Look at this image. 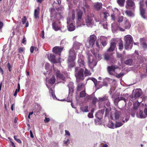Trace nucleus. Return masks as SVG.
I'll return each instance as SVG.
<instances>
[{
  "instance_id": "nucleus-1",
  "label": "nucleus",
  "mask_w": 147,
  "mask_h": 147,
  "mask_svg": "<svg viewBox=\"0 0 147 147\" xmlns=\"http://www.w3.org/2000/svg\"><path fill=\"white\" fill-rule=\"evenodd\" d=\"M125 49L126 50L131 49L133 47V39L131 36L127 35L125 36Z\"/></svg>"
},
{
  "instance_id": "nucleus-2",
  "label": "nucleus",
  "mask_w": 147,
  "mask_h": 147,
  "mask_svg": "<svg viewBox=\"0 0 147 147\" xmlns=\"http://www.w3.org/2000/svg\"><path fill=\"white\" fill-rule=\"evenodd\" d=\"M145 3L146 9L144 8V5L142 2L140 3V11L142 17L144 19H147V0L146 1Z\"/></svg>"
},
{
  "instance_id": "nucleus-3",
  "label": "nucleus",
  "mask_w": 147,
  "mask_h": 147,
  "mask_svg": "<svg viewBox=\"0 0 147 147\" xmlns=\"http://www.w3.org/2000/svg\"><path fill=\"white\" fill-rule=\"evenodd\" d=\"M79 68L76 67L75 68V72H76V76L78 80L79 81L81 80H83L84 79V72L83 69L80 68L78 70Z\"/></svg>"
},
{
  "instance_id": "nucleus-4",
  "label": "nucleus",
  "mask_w": 147,
  "mask_h": 147,
  "mask_svg": "<svg viewBox=\"0 0 147 147\" xmlns=\"http://www.w3.org/2000/svg\"><path fill=\"white\" fill-rule=\"evenodd\" d=\"M76 53L73 48L71 49L69 51V55L68 57V61L69 62L74 61L75 60Z\"/></svg>"
},
{
  "instance_id": "nucleus-5",
  "label": "nucleus",
  "mask_w": 147,
  "mask_h": 147,
  "mask_svg": "<svg viewBox=\"0 0 147 147\" xmlns=\"http://www.w3.org/2000/svg\"><path fill=\"white\" fill-rule=\"evenodd\" d=\"M121 113L120 111H116L113 115H111L110 117L111 119L115 120L117 122L120 118Z\"/></svg>"
},
{
  "instance_id": "nucleus-6",
  "label": "nucleus",
  "mask_w": 147,
  "mask_h": 147,
  "mask_svg": "<svg viewBox=\"0 0 147 147\" xmlns=\"http://www.w3.org/2000/svg\"><path fill=\"white\" fill-rule=\"evenodd\" d=\"M96 38L97 37L94 34L91 35L90 36L89 44V46L90 47H93Z\"/></svg>"
},
{
  "instance_id": "nucleus-7",
  "label": "nucleus",
  "mask_w": 147,
  "mask_h": 147,
  "mask_svg": "<svg viewBox=\"0 0 147 147\" xmlns=\"http://www.w3.org/2000/svg\"><path fill=\"white\" fill-rule=\"evenodd\" d=\"M88 63L89 65L91 68H93L96 65L97 62L95 59L89 57L88 59Z\"/></svg>"
},
{
  "instance_id": "nucleus-8",
  "label": "nucleus",
  "mask_w": 147,
  "mask_h": 147,
  "mask_svg": "<svg viewBox=\"0 0 147 147\" xmlns=\"http://www.w3.org/2000/svg\"><path fill=\"white\" fill-rule=\"evenodd\" d=\"M54 71L57 78H59L63 80H65V78L64 76L61 73L59 70L58 69H56Z\"/></svg>"
},
{
  "instance_id": "nucleus-9",
  "label": "nucleus",
  "mask_w": 147,
  "mask_h": 147,
  "mask_svg": "<svg viewBox=\"0 0 147 147\" xmlns=\"http://www.w3.org/2000/svg\"><path fill=\"white\" fill-rule=\"evenodd\" d=\"M118 68L117 66L115 65H112L107 67V70L109 73L111 75H113V72H115V69Z\"/></svg>"
},
{
  "instance_id": "nucleus-10",
  "label": "nucleus",
  "mask_w": 147,
  "mask_h": 147,
  "mask_svg": "<svg viewBox=\"0 0 147 147\" xmlns=\"http://www.w3.org/2000/svg\"><path fill=\"white\" fill-rule=\"evenodd\" d=\"M102 4L101 3L96 2L93 5V9L96 11H99L102 8Z\"/></svg>"
},
{
  "instance_id": "nucleus-11",
  "label": "nucleus",
  "mask_w": 147,
  "mask_h": 147,
  "mask_svg": "<svg viewBox=\"0 0 147 147\" xmlns=\"http://www.w3.org/2000/svg\"><path fill=\"white\" fill-rule=\"evenodd\" d=\"M63 49V47H55L53 49V51L55 54H58L60 56L61 52Z\"/></svg>"
},
{
  "instance_id": "nucleus-12",
  "label": "nucleus",
  "mask_w": 147,
  "mask_h": 147,
  "mask_svg": "<svg viewBox=\"0 0 147 147\" xmlns=\"http://www.w3.org/2000/svg\"><path fill=\"white\" fill-rule=\"evenodd\" d=\"M85 22L88 26L92 27L93 25V20L92 18L87 16L85 19Z\"/></svg>"
},
{
  "instance_id": "nucleus-13",
  "label": "nucleus",
  "mask_w": 147,
  "mask_h": 147,
  "mask_svg": "<svg viewBox=\"0 0 147 147\" xmlns=\"http://www.w3.org/2000/svg\"><path fill=\"white\" fill-rule=\"evenodd\" d=\"M135 3L132 0H127L126 1V7L127 8L134 7L135 6Z\"/></svg>"
},
{
  "instance_id": "nucleus-14",
  "label": "nucleus",
  "mask_w": 147,
  "mask_h": 147,
  "mask_svg": "<svg viewBox=\"0 0 147 147\" xmlns=\"http://www.w3.org/2000/svg\"><path fill=\"white\" fill-rule=\"evenodd\" d=\"M85 90V86L82 83H79L77 85L76 88V92H79Z\"/></svg>"
},
{
  "instance_id": "nucleus-15",
  "label": "nucleus",
  "mask_w": 147,
  "mask_h": 147,
  "mask_svg": "<svg viewBox=\"0 0 147 147\" xmlns=\"http://www.w3.org/2000/svg\"><path fill=\"white\" fill-rule=\"evenodd\" d=\"M116 47V43L114 42H111L110 43V46L109 48L107 50L109 52L114 51Z\"/></svg>"
},
{
  "instance_id": "nucleus-16",
  "label": "nucleus",
  "mask_w": 147,
  "mask_h": 147,
  "mask_svg": "<svg viewBox=\"0 0 147 147\" xmlns=\"http://www.w3.org/2000/svg\"><path fill=\"white\" fill-rule=\"evenodd\" d=\"M49 59L53 63H58V61L56 59L55 56L53 54H51L50 55L49 57Z\"/></svg>"
},
{
  "instance_id": "nucleus-17",
  "label": "nucleus",
  "mask_w": 147,
  "mask_h": 147,
  "mask_svg": "<svg viewBox=\"0 0 147 147\" xmlns=\"http://www.w3.org/2000/svg\"><path fill=\"white\" fill-rule=\"evenodd\" d=\"M83 14V12L80 10H77L76 17L78 20L80 21L81 20Z\"/></svg>"
},
{
  "instance_id": "nucleus-18",
  "label": "nucleus",
  "mask_w": 147,
  "mask_h": 147,
  "mask_svg": "<svg viewBox=\"0 0 147 147\" xmlns=\"http://www.w3.org/2000/svg\"><path fill=\"white\" fill-rule=\"evenodd\" d=\"M67 23L69 25L68 27V29L69 31H72L75 30V27L73 23H70L69 21H67Z\"/></svg>"
},
{
  "instance_id": "nucleus-19",
  "label": "nucleus",
  "mask_w": 147,
  "mask_h": 147,
  "mask_svg": "<svg viewBox=\"0 0 147 147\" xmlns=\"http://www.w3.org/2000/svg\"><path fill=\"white\" fill-rule=\"evenodd\" d=\"M68 86L69 88V93L70 94L71 93V94L74 93V86L73 84H69L68 85Z\"/></svg>"
},
{
  "instance_id": "nucleus-20",
  "label": "nucleus",
  "mask_w": 147,
  "mask_h": 147,
  "mask_svg": "<svg viewBox=\"0 0 147 147\" xmlns=\"http://www.w3.org/2000/svg\"><path fill=\"white\" fill-rule=\"evenodd\" d=\"M142 92L140 90H136L134 95V98L137 99L138 97H140L142 95Z\"/></svg>"
},
{
  "instance_id": "nucleus-21",
  "label": "nucleus",
  "mask_w": 147,
  "mask_h": 147,
  "mask_svg": "<svg viewBox=\"0 0 147 147\" xmlns=\"http://www.w3.org/2000/svg\"><path fill=\"white\" fill-rule=\"evenodd\" d=\"M133 60L131 58L127 59L124 61V63L126 65L131 66L132 65Z\"/></svg>"
},
{
  "instance_id": "nucleus-22",
  "label": "nucleus",
  "mask_w": 147,
  "mask_h": 147,
  "mask_svg": "<svg viewBox=\"0 0 147 147\" xmlns=\"http://www.w3.org/2000/svg\"><path fill=\"white\" fill-rule=\"evenodd\" d=\"M39 8L38 7L37 9L34 10V16L35 18L37 19L39 18Z\"/></svg>"
},
{
  "instance_id": "nucleus-23",
  "label": "nucleus",
  "mask_w": 147,
  "mask_h": 147,
  "mask_svg": "<svg viewBox=\"0 0 147 147\" xmlns=\"http://www.w3.org/2000/svg\"><path fill=\"white\" fill-rule=\"evenodd\" d=\"M53 28L55 31H57L60 29V28L58 26L55 22L52 23Z\"/></svg>"
},
{
  "instance_id": "nucleus-24",
  "label": "nucleus",
  "mask_w": 147,
  "mask_h": 147,
  "mask_svg": "<svg viewBox=\"0 0 147 147\" xmlns=\"http://www.w3.org/2000/svg\"><path fill=\"white\" fill-rule=\"evenodd\" d=\"M108 100H109L108 97L106 96L99 98V101L100 102H107Z\"/></svg>"
},
{
  "instance_id": "nucleus-25",
  "label": "nucleus",
  "mask_w": 147,
  "mask_h": 147,
  "mask_svg": "<svg viewBox=\"0 0 147 147\" xmlns=\"http://www.w3.org/2000/svg\"><path fill=\"white\" fill-rule=\"evenodd\" d=\"M80 43L78 42H75L74 44L73 47L72 48H73L74 49L76 50L80 48Z\"/></svg>"
},
{
  "instance_id": "nucleus-26",
  "label": "nucleus",
  "mask_w": 147,
  "mask_h": 147,
  "mask_svg": "<svg viewBox=\"0 0 147 147\" xmlns=\"http://www.w3.org/2000/svg\"><path fill=\"white\" fill-rule=\"evenodd\" d=\"M125 13L129 17H133L134 15V13L130 10H126Z\"/></svg>"
},
{
  "instance_id": "nucleus-27",
  "label": "nucleus",
  "mask_w": 147,
  "mask_h": 147,
  "mask_svg": "<svg viewBox=\"0 0 147 147\" xmlns=\"http://www.w3.org/2000/svg\"><path fill=\"white\" fill-rule=\"evenodd\" d=\"M81 111L83 112H88V107L86 106L82 107L80 108Z\"/></svg>"
},
{
  "instance_id": "nucleus-28",
  "label": "nucleus",
  "mask_w": 147,
  "mask_h": 147,
  "mask_svg": "<svg viewBox=\"0 0 147 147\" xmlns=\"http://www.w3.org/2000/svg\"><path fill=\"white\" fill-rule=\"evenodd\" d=\"M125 0H117V2L119 5L121 7L124 6Z\"/></svg>"
},
{
  "instance_id": "nucleus-29",
  "label": "nucleus",
  "mask_w": 147,
  "mask_h": 147,
  "mask_svg": "<svg viewBox=\"0 0 147 147\" xmlns=\"http://www.w3.org/2000/svg\"><path fill=\"white\" fill-rule=\"evenodd\" d=\"M86 95V92L85 90H83L80 92L79 96L80 98H83L85 97Z\"/></svg>"
},
{
  "instance_id": "nucleus-30",
  "label": "nucleus",
  "mask_w": 147,
  "mask_h": 147,
  "mask_svg": "<svg viewBox=\"0 0 147 147\" xmlns=\"http://www.w3.org/2000/svg\"><path fill=\"white\" fill-rule=\"evenodd\" d=\"M119 50H121L123 49V42L121 40H120L119 44Z\"/></svg>"
},
{
  "instance_id": "nucleus-31",
  "label": "nucleus",
  "mask_w": 147,
  "mask_h": 147,
  "mask_svg": "<svg viewBox=\"0 0 147 147\" xmlns=\"http://www.w3.org/2000/svg\"><path fill=\"white\" fill-rule=\"evenodd\" d=\"M78 62L80 67H83L84 66L85 63L83 60L80 59H79Z\"/></svg>"
},
{
  "instance_id": "nucleus-32",
  "label": "nucleus",
  "mask_w": 147,
  "mask_h": 147,
  "mask_svg": "<svg viewBox=\"0 0 147 147\" xmlns=\"http://www.w3.org/2000/svg\"><path fill=\"white\" fill-rule=\"evenodd\" d=\"M131 25L129 22L126 20L125 25V28L126 29H129L131 27Z\"/></svg>"
},
{
  "instance_id": "nucleus-33",
  "label": "nucleus",
  "mask_w": 147,
  "mask_h": 147,
  "mask_svg": "<svg viewBox=\"0 0 147 147\" xmlns=\"http://www.w3.org/2000/svg\"><path fill=\"white\" fill-rule=\"evenodd\" d=\"M56 79L54 76H53L49 80L50 84L53 85L55 82Z\"/></svg>"
},
{
  "instance_id": "nucleus-34",
  "label": "nucleus",
  "mask_w": 147,
  "mask_h": 147,
  "mask_svg": "<svg viewBox=\"0 0 147 147\" xmlns=\"http://www.w3.org/2000/svg\"><path fill=\"white\" fill-rule=\"evenodd\" d=\"M84 75L85 76H90L91 74L90 71L88 70L87 69L85 68L84 71Z\"/></svg>"
},
{
  "instance_id": "nucleus-35",
  "label": "nucleus",
  "mask_w": 147,
  "mask_h": 147,
  "mask_svg": "<svg viewBox=\"0 0 147 147\" xmlns=\"http://www.w3.org/2000/svg\"><path fill=\"white\" fill-rule=\"evenodd\" d=\"M139 115L140 118H144L146 117V116L144 115L143 112L141 110L139 111Z\"/></svg>"
},
{
  "instance_id": "nucleus-36",
  "label": "nucleus",
  "mask_w": 147,
  "mask_h": 147,
  "mask_svg": "<svg viewBox=\"0 0 147 147\" xmlns=\"http://www.w3.org/2000/svg\"><path fill=\"white\" fill-rule=\"evenodd\" d=\"M104 59L107 60H108L110 58V55L106 53L104 55Z\"/></svg>"
},
{
  "instance_id": "nucleus-37",
  "label": "nucleus",
  "mask_w": 147,
  "mask_h": 147,
  "mask_svg": "<svg viewBox=\"0 0 147 147\" xmlns=\"http://www.w3.org/2000/svg\"><path fill=\"white\" fill-rule=\"evenodd\" d=\"M120 101L119 97L116 98L114 100V104L115 105H117L118 102Z\"/></svg>"
},
{
  "instance_id": "nucleus-38",
  "label": "nucleus",
  "mask_w": 147,
  "mask_h": 147,
  "mask_svg": "<svg viewBox=\"0 0 147 147\" xmlns=\"http://www.w3.org/2000/svg\"><path fill=\"white\" fill-rule=\"evenodd\" d=\"M49 92L51 95L52 96L53 98H54L55 96L54 92L53 89H51L49 90Z\"/></svg>"
},
{
  "instance_id": "nucleus-39",
  "label": "nucleus",
  "mask_w": 147,
  "mask_h": 147,
  "mask_svg": "<svg viewBox=\"0 0 147 147\" xmlns=\"http://www.w3.org/2000/svg\"><path fill=\"white\" fill-rule=\"evenodd\" d=\"M17 136H14V140L16 141L18 143L20 144L22 142L21 141V140L17 138Z\"/></svg>"
},
{
  "instance_id": "nucleus-40",
  "label": "nucleus",
  "mask_w": 147,
  "mask_h": 147,
  "mask_svg": "<svg viewBox=\"0 0 147 147\" xmlns=\"http://www.w3.org/2000/svg\"><path fill=\"white\" fill-rule=\"evenodd\" d=\"M69 63V66L70 67H73L75 66V63L74 62V61H72L71 62H69L68 61Z\"/></svg>"
},
{
  "instance_id": "nucleus-41",
  "label": "nucleus",
  "mask_w": 147,
  "mask_h": 147,
  "mask_svg": "<svg viewBox=\"0 0 147 147\" xmlns=\"http://www.w3.org/2000/svg\"><path fill=\"white\" fill-rule=\"evenodd\" d=\"M27 18L26 16H24L22 19V21L23 24H24L26 22Z\"/></svg>"
},
{
  "instance_id": "nucleus-42",
  "label": "nucleus",
  "mask_w": 147,
  "mask_h": 147,
  "mask_svg": "<svg viewBox=\"0 0 147 147\" xmlns=\"http://www.w3.org/2000/svg\"><path fill=\"white\" fill-rule=\"evenodd\" d=\"M101 82L100 81H98V83L97 84V86H95L96 88H97V89H99L100 88H101L103 86V85L102 84H100V83Z\"/></svg>"
},
{
  "instance_id": "nucleus-43",
  "label": "nucleus",
  "mask_w": 147,
  "mask_h": 147,
  "mask_svg": "<svg viewBox=\"0 0 147 147\" xmlns=\"http://www.w3.org/2000/svg\"><path fill=\"white\" fill-rule=\"evenodd\" d=\"M103 14L104 16V18L105 19H106L108 16H109V13L107 12H103Z\"/></svg>"
},
{
  "instance_id": "nucleus-44",
  "label": "nucleus",
  "mask_w": 147,
  "mask_h": 147,
  "mask_svg": "<svg viewBox=\"0 0 147 147\" xmlns=\"http://www.w3.org/2000/svg\"><path fill=\"white\" fill-rule=\"evenodd\" d=\"M51 14H56L57 12H56L55 9L54 8L51 9Z\"/></svg>"
},
{
  "instance_id": "nucleus-45",
  "label": "nucleus",
  "mask_w": 147,
  "mask_h": 147,
  "mask_svg": "<svg viewBox=\"0 0 147 147\" xmlns=\"http://www.w3.org/2000/svg\"><path fill=\"white\" fill-rule=\"evenodd\" d=\"M105 111V109H101L98 112V113H97L95 115L96 116L97 115V114L98 115L99 114H101L102 115H103V114L104 113V112Z\"/></svg>"
},
{
  "instance_id": "nucleus-46",
  "label": "nucleus",
  "mask_w": 147,
  "mask_h": 147,
  "mask_svg": "<svg viewBox=\"0 0 147 147\" xmlns=\"http://www.w3.org/2000/svg\"><path fill=\"white\" fill-rule=\"evenodd\" d=\"M92 80L94 82V84L95 86H97V84L98 83H97V80L95 78H92Z\"/></svg>"
},
{
  "instance_id": "nucleus-47",
  "label": "nucleus",
  "mask_w": 147,
  "mask_h": 147,
  "mask_svg": "<svg viewBox=\"0 0 147 147\" xmlns=\"http://www.w3.org/2000/svg\"><path fill=\"white\" fill-rule=\"evenodd\" d=\"M75 12L74 10H72V12H71V14H72L71 18H72V19L73 20H74L75 18Z\"/></svg>"
},
{
  "instance_id": "nucleus-48",
  "label": "nucleus",
  "mask_w": 147,
  "mask_h": 147,
  "mask_svg": "<svg viewBox=\"0 0 147 147\" xmlns=\"http://www.w3.org/2000/svg\"><path fill=\"white\" fill-rule=\"evenodd\" d=\"M122 125V124L121 122H116V124L115 125V127H119Z\"/></svg>"
},
{
  "instance_id": "nucleus-49",
  "label": "nucleus",
  "mask_w": 147,
  "mask_h": 147,
  "mask_svg": "<svg viewBox=\"0 0 147 147\" xmlns=\"http://www.w3.org/2000/svg\"><path fill=\"white\" fill-rule=\"evenodd\" d=\"M123 16H121L119 17L117 21L119 22H121L123 20Z\"/></svg>"
},
{
  "instance_id": "nucleus-50",
  "label": "nucleus",
  "mask_w": 147,
  "mask_h": 147,
  "mask_svg": "<svg viewBox=\"0 0 147 147\" xmlns=\"http://www.w3.org/2000/svg\"><path fill=\"white\" fill-rule=\"evenodd\" d=\"M137 58L138 60H140L142 62L144 61V59L143 57L140 55H138V56L137 57Z\"/></svg>"
},
{
  "instance_id": "nucleus-51",
  "label": "nucleus",
  "mask_w": 147,
  "mask_h": 147,
  "mask_svg": "<svg viewBox=\"0 0 147 147\" xmlns=\"http://www.w3.org/2000/svg\"><path fill=\"white\" fill-rule=\"evenodd\" d=\"M24 51V49L22 47H20L18 49V52L19 53H22Z\"/></svg>"
},
{
  "instance_id": "nucleus-52",
  "label": "nucleus",
  "mask_w": 147,
  "mask_h": 147,
  "mask_svg": "<svg viewBox=\"0 0 147 147\" xmlns=\"http://www.w3.org/2000/svg\"><path fill=\"white\" fill-rule=\"evenodd\" d=\"M99 101L96 97H94L92 100V102L93 104H95L97 102Z\"/></svg>"
},
{
  "instance_id": "nucleus-53",
  "label": "nucleus",
  "mask_w": 147,
  "mask_h": 147,
  "mask_svg": "<svg viewBox=\"0 0 147 147\" xmlns=\"http://www.w3.org/2000/svg\"><path fill=\"white\" fill-rule=\"evenodd\" d=\"M101 44L102 45L103 47H105L107 45V41L105 40L104 41H102L101 42Z\"/></svg>"
},
{
  "instance_id": "nucleus-54",
  "label": "nucleus",
  "mask_w": 147,
  "mask_h": 147,
  "mask_svg": "<svg viewBox=\"0 0 147 147\" xmlns=\"http://www.w3.org/2000/svg\"><path fill=\"white\" fill-rule=\"evenodd\" d=\"M124 75L123 73H120L119 74H117L116 77L118 78H120L121 77L123 76Z\"/></svg>"
},
{
  "instance_id": "nucleus-55",
  "label": "nucleus",
  "mask_w": 147,
  "mask_h": 147,
  "mask_svg": "<svg viewBox=\"0 0 147 147\" xmlns=\"http://www.w3.org/2000/svg\"><path fill=\"white\" fill-rule=\"evenodd\" d=\"M111 20L114 21L115 20V16L114 13L111 14Z\"/></svg>"
},
{
  "instance_id": "nucleus-56",
  "label": "nucleus",
  "mask_w": 147,
  "mask_h": 147,
  "mask_svg": "<svg viewBox=\"0 0 147 147\" xmlns=\"http://www.w3.org/2000/svg\"><path fill=\"white\" fill-rule=\"evenodd\" d=\"M26 38L25 37V36H24L23 37V39L22 41V43L24 44H26Z\"/></svg>"
},
{
  "instance_id": "nucleus-57",
  "label": "nucleus",
  "mask_w": 147,
  "mask_h": 147,
  "mask_svg": "<svg viewBox=\"0 0 147 147\" xmlns=\"http://www.w3.org/2000/svg\"><path fill=\"white\" fill-rule=\"evenodd\" d=\"M109 111L110 110L109 109L106 108L105 110V115H108L109 113Z\"/></svg>"
},
{
  "instance_id": "nucleus-58",
  "label": "nucleus",
  "mask_w": 147,
  "mask_h": 147,
  "mask_svg": "<svg viewBox=\"0 0 147 147\" xmlns=\"http://www.w3.org/2000/svg\"><path fill=\"white\" fill-rule=\"evenodd\" d=\"M119 100H120V101L121 100H123L124 101V102L125 103H126V99L125 98H124L123 97L121 96L119 98Z\"/></svg>"
},
{
  "instance_id": "nucleus-59",
  "label": "nucleus",
  "mask_w": 147,
  "mask_h": 147,
  "mask_svg": "<svg viewBox=\"0 0 147 147\" xmlns=\"http://www.w3.org/2000/svg\"><path fill=\"white\" fill-rule=\"evenodd\" d=\"M34 49V47L33 46H31L30 49V51L31 53H32Z\"/></svg>"
},
{
  "instance_id": "nucleus-60",
  "label": "nucleus",
  "mask_w": 147,
  "mask_h": 147,
  "mask_svg": "<svg viewBox=\"0 0 147 147\" xmlns=\"http://www.w3.org/2000/svg\"><path fill=\"white\" fill-rule=\"evenodd\" d=\"M103 86H108V83L107 81H104L102 83Z\"/></svg>"
},
{
  "instance_id": "nucleus-61",
  "label": "nucleus",
  "mask_w": 147,
  "mask_h": 147,
  "mask_svg": "<svg viewBox=\"0 0 147 147\" xmlns=\"http://www.w3.org/2000/svg\"><path fill=\"white\" fill-rule=\"evenodd\" d=\"M64 143L66 145H68L69 143V139H67L66 141H64Z\"/></svg>"
},
{
  "instance_id": "nucleus-62",
  "label": "nucleus",
  "mask_w": 147,
  "mask_h": 147,
  "mask_svg": "<svg viewBox=\"0 0 147 147\" xmlns=\"http://www.w3.org/2000/svg\"><path fill=\"white\" fill-rule=\"evenodd\" d=\"M50 119L49 118H45V119L44 120L45 122L46 123H48L50 121Z\"/></svg>"
},
{
  "instance_id": "nucleus-63",
  "label": "nucleus",
  "mask_w": 147,
  "mask_h": 147,
  "mask_svg": "<svg viewBox=\"0 0 147 147\" xmlns=\"http://www.w3.org/2000/svg\"><path fill=\"white\" fill-rule=\"evenodd\" d=\"M117 57L121 58L122 57V55L121 54L118 53L117 52Z\"/></svg>"
},
{
  "instance_id": "nucleus-64",
  "label": "nucleus",
  "mask_w": 147,
  "mask_h": 147,
  "mask_svg": "<svg viewBox=\"0 0 147 147\" xmlns=\"http://www.w3.org/2000/svg\"><path fill=\"white\" fill-rule=\"evenodd\" d=\"M88 117L90 118H92L93 117V114L90 113H89L88 114Z\"/></svg>"
}]
</instances>
